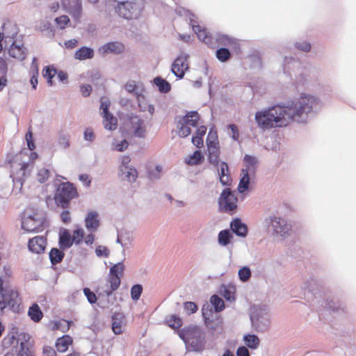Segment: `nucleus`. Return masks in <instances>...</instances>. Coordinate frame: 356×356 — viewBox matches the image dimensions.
Segmentation results:
<instances>
[{"label":"nucleus","mask_w":356,"mask_h":356,"mask_svg":"<svg viewBox=\"0 0 356 356\" xmlns=\"http://www.w3.org/2000/svg\"><path fill=\"white\" fill-rule=\"evenodd\" d=\"M319 104L316 97L304 95L290 106L275 105L257 112L255 121L262 129L284 127L293 121L298 120L304 113L311 112Z\"/></svg>","instance_id":"obj_1"},{"label":"nucleus","mask_w":356,"mask_h":356,"mask_svg":"<svg viewBox=\"0 0 356 356\" xmlns=\"http://www.w3.org/2000/svg\"><path fill=\"white\" fill-rule=\"evenodd\" d=\"M178 335L191 350L201 352L205 348V333L197 325L185 326L178 331Z\"/></svg>","instance_id":"obj_2"},{"label":"nucleus","mask_w":356,"mask_h":356,"mask_svg":"<svg viewBox=\"0 0 356 356\" xmlns=\"http://www.w3.org/2000/svg\"><path fill=\"white\" fill-rule=\"evenodd\" d=\"M118 2L115 13L127 19H136L144 7V0H113Z\"/></svg>","instance_id":"obj_3"},{"label":"nucleus","mask_w":356,"mask_h":356,"mask_svg":"<svg viewBox=\"0 0 356 356\" xmlns=\"http://www.w3.org/2000/svg\"><path fill=\"white\" fill-rule=\"evenodd\" d=\"M79 196L76 188L70 182H63L57 188L55 201L57 204L65 209L69 206L70 202Z\"/></svg>","instance_id":"obj_4"},{"label":"nucleus","mask_w":356,"mask_h":356,"mask_svg":"<svg viewBox=\"0 0 356 356\" xmlns=\"http://www.w3.org/2000/svg\"><path fill=\"white\" fill-rule=\"evenodd\" d=\"M22 154H16L12 160H10V177L15 183H19L21 186L23 184V181L26 177V173L28 175L29 172L26 170L29 167V163L23 162Z\"/></svg>","instance_id":"obj_5"},{"label":"nucleus","mask_w":356,"mask_h":356,"mask_svg":"<svg viewBox=\"0 0 356 356\" xmlns=\"http://www.w3.org/2000/svg\"><path fill=\"white\" fill-rule=\"evenodd\" d=\"M207 145L208 151V161L215 166L219 164L220 161V145L217 134L209 132L207 138Z\"/></svg>","instance_id":"obj_6"},{"label":"nucleus","mask_w":356,"mask_h":356,"mask_svg":"<svg viewBox=\"0 0 356 356\" xmlns=\"http://www.w3.org/2000/svg\"><path fill=\"white\" fill-rule=\"evenodd\" d=\"M237 202L238 199L235 193L229 188H226L223 190L219 197V209L221 211L226 213L234 212L237 208Z\"/></svg>","instance_id":"obj_7"},{"label":"nucleus","mask_w":356,"mask_h":356,"mask_svg":"<svg viewBox=\"0 0 356 356\" xmlns=\"http://www.w3.org/2000/svg\"><path fill=\"white\" fill-rule=\"evenodd\" d=\"M124 266L122 262H118L110 268L108 276V282L110 284V291L108 295L116 291L121 284V277L123 275Z\"/></svg>","instance_id":"obj_8"},{"label":"nucleus","mask_w":356,"mask_h":356,"mask_svg":"<svg viewBox=\"0 0 356 356\" xmlns=\"http://www.w3.org/2000/svg\"><path fill=\"white\" fill-rule=\"evenodd\" d=\"M19 294L13 290L3 291L0 292V312H3L7 307L13 311L19 309Z\"/></svg>","instance_id":"obj_9"},{"label":"nucleus","mask_w":356,"mask_h":356,"mask_svg":"<svg viewBox=\"0 0 356 356\" xmlns=\"http://www.w3.org/2000/svg\"><path fill=\"white\" fill-rule=\"evenodd\" d=\"M188 68V57L186 56H179L172 65V72L178 78L181 79L185 74V72Z\"/></svg>","instance_id":"obj_10"},{"label":"nucleus","mask_w":356,"mask_h":356,"mask_svg":"<svg viewBox=\"0 0 356 356\" xmlns=\"http://www.w3.org/2000/svg\"><path fill=\"white\" fill-rule=\"evenodd\" d=\"M270 222L273 227L274 233L280 236H284L289 234L291 228L286 221L280 217H270Z\"/></svg>","instance_id":"obj_11"},{"label":"nucleus","mask_w":356,"mask_h":356,"mask_svg":"<svg viewBox=\"0 0 356 356\" xmlns=\"http://www.w3.org/2000/svg\"><path fill=\"white\" fill-rule=\"evenodd\" d=\"M42 226V220L35 216H27L22 222V228L28 232H38Z\"/></svg>","instance_id":"obj_12"},{"label":"nucleus","mask_w":356,"mask_h":356,"mask_svg":"<svg viewBox=\"0 0 356 356\" xmlns=\"http://www.w3.org/2000/svg\"><path fill=\"white\" fill-rule=\"evenodd\" d=\"M47 244L46 238L42 236H36L29 241V250L35 254H40L44 251Z\"/></svg>","instance_id":"obj_13"},{"label":"nucleus","mask_w":356,"mask_h":356,"mask_svg":"<svg viewBox=\"0 0 356 356\" xmlns=\"http://www.w3.org/2000/svg\"><path fill=\"white\" fill-rule=\"evenodd\" d=\"M130 122L134 136L139 138L145 137L146 127L143 120L136 115L130 118Z\"/></svg>","instance_id":"obj_14"},{"label":"nucleus","mask_w":356,"mask_h":356,"mask_svg":"<svg viewBox=\"0 0 356 356\" xmlns=\"http://www.w3.org/2000/svg\"><path fill=\"white\" fill-rule=\"evenodd\" d=\"M85 225L86 229L92 232L98 229L100 226V220L97 212L90 211L88 213L85 218Z\"/></svg>","instance_id":"obj_15"},{"label":"nucleus","mask_w":356,"mask_h":356,"mask_svg":"<svg viewBox=\"0 0 356 356\" xmlns=\"http://www.w3.org/2000/svg\"><path fill=\"white\" fill-rule=\"evenodd\" d=\"M9 55L19 60H24L26 56V49L22 43L17 44L16 41L13 42L8 49Z\"/></svg>","instance_id":"obj_16"},{"label":"nucleus","mask_w":356,"mask_h":356,"mask_svg":"<svg viewBox=\"0 0 356 356\" xmlns=\"http://www.w3.org/2000/svg\"><path fill=\"white\" fill-rule=\"evenodd\" d=\"M204 317V323L209 330L213 332H217L219 334L223 332V322L222 318L220 316L216 317L215 319H209L205 316L204 312H203Z\"/></svg>","instance_id":"obj_17"},{"label":"nucleus","mask_w":356,"mask_h":356,"mask_svg":"<svg viewBox=\"0 0 356 356\" xmlns=\"http://www.w3.org/2000/svg\"><path fill=\"white\" fill-rule=\"evenodd\" d=\"M73 343V339L70 335H63L56 339L55 346L59 353H65Z\"/></svg>","instance_id":"obj_18"},{"label":"nucleus","mask_w":356,"mask_h":356,"mask_svg":"<svg viewBox=\"0 0 356 356\" xmlns=\"http://www.w3.org/2000/svg\"><path fill=\"white\" fill-rule=\"evenodd\" d=\"M165 324L167 325L170 328L177 330L178 332L179 330H181V327L183 325V321L181 317L176 314H170L165 317Z\"/></svg>","instance_id":"obj_19"},{"label":"nucleus","mask_w":356,"mask_h":356,"mask_svg":"<svg viewBox=\"0 0 356 356\" xmlns=\"http://www.w3.org/2000/svg\"><path fill=\"white\" fill-rule=\"evenodd\" d=\"M233 232L239 236H245L248 234V227L238 218L234 219L230 224Z\"/></svg>","instance_id":"obj_20"},{"label":"nucleus","mask_w":356,"mask_h":356,"mask_svg":"<svg viewBox=\"0 0 356 356\" xmlns=\"http://www.w3.org/2000/svg\"><path fill=\"white\" fill-rule=\"evenodd\" d=\"M124 317L122 314L115 313L112 316V330L115 334L122 333V325L124 323Z\"/></svg>","instance_id":"obj_21"},{"label":"nucleus","mask_w":356,"mask_h":356,"mask_svg":"<svg viewBox=\"0 0 356 356\" xmlns=\"http://www.w3.org/2000/svg\"><path fill=\"white\" fill-rule=\"evenodd\" d=\"M103 51L104 53H113V54H121L124 50V46L123 44L118 42H111L106 43L102 47Z\"/></svg>","instance_id":"obj_22"},{"label":"nucleus","mask_w":356,"mask_h":356,"mask_svg":"<svg viewBox=\"0 0 356 356\" xmlns=\"http://www.w3.org/2000/svg\"><path fill=\"white\" fill-rule=\"evenodd\" d=\"M193 30L200 40L207 44H211L212 38L205 29L202 28L200 25H193Z\"/></svg>","instance_id":"obj_23"},{"label":"nucleus","mask_w":356,"mask_h":356,"mask_svg":"<svg viewBox=\"0 0 356 356\" xmlns=\"http://www.w3.org/2000/svg\"><path fill=\"white\" fill-rule=\"evenodd\" d=\"M181 118L184 120V123H186L191 128L196 127L200 119L197 111L188 112L186 115Z\"/></svg>","instance_id":"obj_24"},{"label":"nucleus","mask_w":356,"mask_h":356,"mask_svg":"<svg viewBox=\"0 0 356 356\" xmlns=\"http://www.w3.org/2000/svg\"><path fill=\"white\" fill-rule=\"evenodd\" d=\"M73 244L72 235L68 230H64L59 237L60 248L63 250L70 248Z\"/></svg>","instance_id":"obj_25"},{"label":"nucleus","mask_w":356,"mask_h":356,"mask_svg":"<svg viewBox=\"0 0 356 356\" xmlns=\"http://www.w3.org/2000/svg\"><path fill=\"white\" fill-rule=\"evenodd\" d=\"M93 56V49L86 47L80 48L74 54V58L80 60L92 58Z\"/></svg>","instance_id":"obj_26"},{"label":"nucleus","mask_w":356,"mask_h":356,"mask_svg":"<svg viewBox=\"0 0 356 356\" xmlns=\"http://www.w3.org/2000/svg\"><path fill=\"white\" fill-rule=\"evenodd\" d=\"M28 315L31 319L35 323L40 322L43 317V314L40 307L35 303L29 307Z\"/></svg>","instance_id":"obj_27"},{"label":"nucleus","mask_w":356,"mask_h":356,"mask_svg":"<svg viewBox=\"0 0 356 356\" xmlns=\"http://www.w3.org/2000/svg\"><path fill=\"white\" fill-rule=\"evenodd\" d=\"M104 120L103 124L105 129L108 130H115L117 128L118 120L111 113L102 115Z\"/></svg>","instance_id":"obj_28"},{"label":"nucleus","mask_w":356,"mask_h":356,"mask_svg":"<svg viewBox=\"0 0 356 356\" xmlns=\"http://www.w3.org/2000/svg\"><path fill=\"white\" fill-rule=\"evenodd\" d=\"M242 177L238 186V191L239 193H244L248 190L250 184V176L252 174L248 172L247 170H241Z\"/></svg>","instance_id":"obj_29"},{"label":"nucleus","mask_w":356,"mask_h":356,"mask_svg":"<svg viewBox=\"0 0 356 356\" xmlns=\"http://www.w3.org/2000/svg\"><path fill=\"white\" fill-rule=\"evenodd\" d=\"M204 161V156L199 150H196L194 153L185 159V162L188 165H197Z\"/></svg>","instance_id":"obj_30"},{"label":"nucleus","mask_w":356,"mask_h":356,"mask_svg":"<svg viewBox=\"0 0 356 356\" xmlns=\"http://www.w3.org/2000/svg\"><path fill=\"white\" fill-rule=\"evenodd\" d=\"M243 161L245 163V168H243V170H247L248 172L254 174L257 164V159L256 157L246 154L244 156Z\"/></svg>","instance_id":"obj_31"},{"label":"nucleus","mask_w":356,"mask_h":356,"mask_svg":"<svg viewBox=\"0 0 356 356\" xmlns=\"http://www.w3.org/2000/svg\"><path fill=\"white\" fill-rule=\"evenodd\" d=\"M64 252L62 250L52 248L49 252V259L52 264H57L62 261L64 257Z\"/></svg>","instance_id":"obj_32"},{"label":"nucleus","mask_w":356,"mask_h":356,"mask_svg":"<svg viewBox=\"0 0 356 356\" xmlns=\"http://www.w3.org/2000/svg\"><path fill=\"white\" fill-rule=\"evenodd\" d=\"M72 324V321L61 319L54 323L52 329L53 330H60L63 332H66L70 330Z\"/></svg>","instance_id":"obj_33"},{"label":"nucleus","mask_w":356,"mask_h":356,"mask_svg":"<svg viewBox=\"0 0 356 356\" xmlns=\"http://www.w3.org/2000/svg\"><path fill=\"white\" fill-rule=\"evenodd\" d=\"M74 5L70 7L69 13L74 18H79L82 13L81 0H74Z\"/></svg>","instance_id":"obj_34"},{"label":"nucleus","mask_w":356,"mask_h":356,"mask_svg":"<svg viewBox=\"0 0 356 356\" xmlns=\"http://www.w3.org/2000/svg\"><path fill=\"white\" fill-rule=\"evenodd\" d=\"M245 344L251 349H256L259 345L260 340L255 334H247L244 337Z\"/></svg>","instance_id":"obj_35"},{"label":"nucleus","mask_w":356,"mask_h":356,"mask_svg":"<svg viewBox=\"0 0 356 356\" xmlns=\"http://www.w3.org/2000/svg\"><path fill=\"white\" fill-rule=\"evenodd\" d=\"M154 83L159 88V91L161 92L166 93L170 90L171 87L170 83L161 77H156L154 79Z\"/></svg>","instance_id":"obj_36"},{"label":"nucleus","mask_w":356,"mask_h":356,"mask_svg":"<svg viewBox=\"0 0 356 356\" xmlns=\"http://www.w3.org/2000/svg\"><path fill=\"white\" fill-rule=\"evenodd\" d=\"M43 76L47 79V83L49 86H53V78L57 73V71L55 68L50 66H47L43 69L42 71Z\"/></svg>","instance_id":"obj_37"},{"label":"nucleus","mask_w":356,"mask_h":356,"mask_svg":"<svg viewBox=\"0 0 356 356\" xmlns=\"http://www.w3.org/2000/svg\"><path fill=\"white\" fill-rule=\"evenodd\" d=\"M232 236L229 230H222L218 234V243L220 245L225 246L230 243Z\"/></svg>","instance_id":"obj_38"},{"label":"nucleus","mask_w":356,"mask_h":356,"mask_svg":"<svg viewBox=\"0 0 356 356\" xmlns=\"http://www.w3.org/2000/svg\"><path fill=\"white\" fill-rule=\"evenodd\" d=\"M177 133L180 137L183 138L189 136L191 133V127L186 123H184L182 118L179 122Z\"/></svg>","instance_id":"obj_39"},{"label":"nucleus","mask_w":356,"mask_h":356,"mask_svg":"<svg viewBox=\"0 0 356 356\" xmlns=\"http://www.w3.org/2000/svg\"><path fill=\"white\" fill-rule=\"evenodd\" d=\"M211 302L213 305L216 312H219L224 309L225 303L222 298L216 295H213L211 298Z\"/></svg>","instance_id":"obj_40"},{"label":"nucleus","mask_w":356,"mask_h":356,"mask_svg":"<svg viewBox=\"0 0 356 356\" xmlns=\"http://www.w3.org/2000/svg\"><path fill=\"white\" fill-rule=\"evenodd\" d=\"M84 237V231L81 228H77L73 231L72 238L73 243L76 245H79L83 239Z\"/></svg>","instance_id":"obj_41"},{"label":"nucleus","mask_w":356,"mask_h":356,"mask_svg":"<svg viewBox=\"0 0 356 356\" xmlns=\"http://www.w3.org/2000/svg\"><path fill=\"white\" fill-rule=\"evenodd\" d=\"M216 57L221 62H225L230 58V52L227 48H220L216 51Z\"/></svg>","instance_id":"obj_42"},{"label":"nucleus","mask_w":356,"mask_h":356,"mask_svg":"<svg viewBox=\"0 0 356 356\" xmlns=\"http://www.w3.org/2000/svg\"><path fill=\"white\" fill-rule=\"evenodd\" d=\"M17 356H35L34 352L31 348L29 347L25 343H20V350Z\"/></svg>","instance_id":"obj_43"},{"label":"nucleus","mask_w":356,"mask_h":356,"mask_svg":"<svg viewBox=\"0 0 356 356\" xmlns=\"http://www.w3.org/2000/svg\"><path fill=\"white\" fill-rule=\"evenodd\" d=\"M222 295L227 300H235V289L232 286L225 287Z\"/></svg>","instance_id":"obj_44"},{"label":"nucleus","mask_w":356,"mask_h":356,"mask_svg":"<svg viewBox=\"0 0 356 356\" xmlns=\"http://www.w3.org/2000/svg\"><path fill=\"white\" fill-rule=\"evenodd\" d=\"M143 287L140 284H135L131 289V296L134 300H138L142 293Z\"/></svg>","instance_id":"obj_45"},{"label":"nucleus","mask_w":356,"mask_h":356,"mask_svg":"<svg viewBox=\"0 0 356 356\" xmlns=\"http://www.w3.org/2000/svg\"><path fill=\"white\" fill-rule=\"evenodd\" d=\"M251 276V271L248 267H243L238 270V277L243 282L248 281Z\"/></svg>","instance_id":"obj_46"},{"label":"nucleus","mask_w":356,"mask_h":356,"mask_svg":"<svg viewBox=\"0 0 356 356\" xmlns=\"http://www.w3.org/2000/svg\"><path fill=\"white\" fill-rule=\"evenodd\" d=\"M10 26L14 29L13 33L10 35V38H14L17 35V31L16 26L15 25H13V24H10V23H8V24L4 23L3 24V26H2L3 33H0V42L1 43V41L3 39L4 34H6V29L10 27Z\"/></svg>","instance_id":"obj_47"},{"label":"nucleus","mask_w":356,"mask_h":356,"mask_svg":"<svg viewBox=\"0 0 356 356\" xmlns=\"http://www.w3.org/2000/svg\"><path fill=\"white\" fill-rule=\"evenodd\" d=\"M49 177V171L47 169L42 168L38 170L37 179L40 183L45 182Z\"/></svg>","instance_id":"obj_48"},{"label":"nucleus","mask_w":356,"mask_h":356,"mask_svg":"<svg viewBox=\"0 0 356 356\" xmlns=\"http://www.w3.org/2000/svg\"><path fill=\"white\" fill-rule=\"evenodd\" d=\"M56 24L60 29H65V26L70 23V19L67 15H61L55 19Z\"/></svg>","instance_id":"obj_49"},{"label":"nucleus","mask_w":356,"mask_h":356,"mask_svg":"<svg viewBox=\"0 0 356 356\" xmlns=\"http://www.w3.org/2000/svg\"><path fill=\"white\" fill-rule=\"evenodd\" d=\"M184 309L185 312L188 314H192L197 311V306L193 302H186L184 304Z\"/></svg>","instance_id":"obj_50"},{"label":"nucleus","mask_w":356,"mask_h":356,"mask_svg":"<svg viewBox=\"0 0 356 356\" xmlns=\"http://www.w3.org/2000/svg\"><path fill=\"white\" fill-rule=\"evenodd\" d=\"M31 84L32 85V87L34 90L36 89L37 85H38V70L37 67H35L31 71Z\"/></svg>","instance_id":"obj_51"},{"label":"nucleus","mask_w":356,"mask_h":356,"mask_svg":"<svg viewBox=\"0 0 356 356\" xmlns=\"http://www.w3.org/2000/svg\"><path fill=\"white\" fill-rule=\"evenodd\" d=\"M83 293L86 296L88 302L91 304L95 303L97 302V296L95 293L90 291L88 288L83 289Z\"/></svg>","instance_id":"obj_52"},{"label":"nucleus","mask_w":356,"mask_h":356,"mask_svg":"<svg viewBox=\"0 0 356 356\" xmlns=\"http://www.w3.org/2000/svg\"><path fill=\"white\" fill-rule=\"evenodd\" d=\"M127 171H123L124 173L126 174L125 177L129 181H134L136 180L138 176L137 170L134 168H129L127 169Z\"/></svg>","instance_id":"obj_53"},{"label":"nucleus","mask_w":356,"mask_h":356,"mask_svg":"<svg viewBox=\"0 0 356 356\" xmlns=\"http://www.w3.org/2000/svg\"><path fill=\"white\" fill-rule=\"evenodd\" d=\"M96 254L98 257H107L109 254V250L104 245H99L95 250Z\"/></svg>","instance_id":"obj_54"},{"label":"nucleus","mask_w":356,"mask_h":356,"mask_svg":"<svg viewBox=\"0 0 356 356\" xmlns=\"http://www.w3.org/2000/svg\"><path fill=\"white\" fill-rule=\"evenodd\" d=\"M58 143L62 147H63L65 149L69 147V146H70L69 136H67L66 134L60 135L59 138H58Z\"/></svg>","instance_id":"obj_55"},{"label":"nucleus","mask_w":356,"mask_h":356,"mask_svg":"<svg viewBox=\"0 0 356 356\" xmlns=\"http://www.w3.org/2000/svg\"><path fill=\"white\" fill-rule=\"evenodd\" d=\"M26 140L27 142L28 147L30 150H33L35 148V144L33 143V134L31 131H29L26 134Z\"/></svg>","instance_id":"obj_56"},{"label":"nucleus","mask_w":356,"mask_h":356,"mask_svg":"<svg viewBox=\"0 0 356 356\" xmlns=\"http://www.w3.org/2000/svg\"><path fill=\"white\" fill-rule=\"evenodd\" d=\"M129 146V143L127 140H123L120 143H117L115 144V149L118 152H123L127 149Z\"/></svg>","instance_id":"obj_57"},{"label":"nucleus","mask_w":356,"mask_h":356,"mask_svg":"<svg viewBox=\"0 0 356 356\" xmlns=\"http://www.w3.org/2000/svg\"><path fill=\"white\" fill-rule=\"evenodd\" d=\"M296 46L298 49H300L305 52H308L311 49L310 44L306 41L298 42L296 43Z\"/></svg>","instance_id":"obj_58"},{"label":"nucleus","mask_w":356,"mask_h":356,"mask_svg":"<svg viewBox=\"0 0 356 356\" xmlns=\"http://www.w3.org/2000/svg\"><path fill=\"white\" fill-rule=\"evenodd\" d=\"M8 71V64L5 58L0 57V75L5 76Z\"/></svg>","instance_id":"obj_59"},{"label":"nucleus","mask_w":356,"mask_h":356,"mask_svg":"<svg viewBox=\"0 0 356 356\" xmlns=\"http://www.w3.org/2000/svg\"><path fill=\"white\" fill-rule=\"evenodd\" d=\"M130 162H131V159L129 156H122V158H121L122 166H121L120 170L122 172H123L126 169H128V168H129L128 165L129 164Z\"/></svg>","instance_id":"obj_60"},{"label":"nucleus","mask_w":356,"mask_h":356,"mask_svg":"<svg viewBox=\"0 0 356 356\" xmlns=\"http://www.w3.org/2000/svg\"><path fill=\"white\" fill-rule=\"evenodd\" d=\"M81 92L83 96L88 97L92 92V86L90 85H83L81 86Z\"/></svg>","instance_id":"obj_61"},{"label":"nucleus","mask_w":356,"mask_h":356,"mask_svg":"<svg viewBox=\"0 0 356 356\" xmlns=\"http://www.w3.org/2000/svg\"><path fill=\"white\" fill-rule=\"evenodd\" d=\"M84 138L86 140L93 141L95 139V134L93 130L90 128H88L84 131Z\"/></svg>","instance_id":"obj_62"},{"label":"nucleus","mask_w":356,"mask_h":356,"mask_svg":"<svg viewBox=\"0 0 356 356\" xmlns=\"http://www.w3.org/2000/svg\"><path fill=\"white\" fill-rule=\"evenodd\" d=\"M43 356H57L55 350L50 346L43 348Z\"/></svg>","instance_id":"obj_63"},{"label":"nucleus","mask_w":356,"mask_h":356,"mask_svg":"<svg viewBox=\"0 0 356 356\" xmlns=\"http://www.w3.org/2000/svg\"><path fill=\"white\" fill-rule=\"evenodd\" d=\"M237 356H250L248 348L245 346L239 347L236 350Z\"/></svg>","instance_id":"obj_64"}]
</instances>
